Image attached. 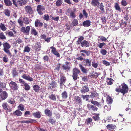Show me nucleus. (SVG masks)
I'll return each instance as SVG.
<instances>
[{"mask_svg":"<svg viewBox=\"0 0 131 131\" xmlns=\"http://www.w3.org/2000/svg\"><path fill=\"white\" fill-rule=\"evenodd\" d=\"M121 86V88H117L115 89V91L117 92L121 93L124 95L128 92L129 88L128 86L124 83H122Z\"/></svg>","mask_w":131,"mask_h":131,"instance_id":"f257e3e1","label":"nucleus"},{"mask_svg":"<svg viewBox=\"0 0 131 131\" xmlns=\"http://www.w3.org/2000/svg\"><path fill=\"white\" fill-rule=\"evenodd\" d=\"M2 45L3 46V50L6 54L9 56H11V53L9 49L11 48V45L9 44L6 42H4Z\"/></svg>","mask_w":131,"mask_h":131,"instance_id":"f03ea898","label":"nucleus"},{"mask_svg":"<svg viewBox=\"0 0 131 131\" xmlns=\"http://www.w3.org/2000/svg\"><path fill=\"white\" fill-rule=\"evenodd\" d=\"M13 4L17 7L18 5L20 6H22L25 4L27 3L26 0H12Z\"/></svg>","mask_w":131,"mask_h":131,"instance_id":"7ed1b4c3","label":"nucleus"},{"mask_svg":"<svg viewBox=\"0 0 131 131\" xmlns=\"http://www.w3.org/2000/svg\"><path fill=\"white\" fill-rule=\"evenodd\" d=\"M80 70L76 68H73V75L72 77L73 79L75 81L77 79L79 78L78 75H79L80 73Z\"/></svg>","mask_w":131,"mask_h":131,"instance_id":"20e7f679","label":"nucleus"},{"mask_svg":"<svg viewBox=\"0 0 131 131\" xmlns=\"http://www.w3.org/2000/svg\"><path fill=\"white\" fill-rule=\"evenodd\" d=\"M75 11H73L70 9L68 8L66 10V12L68 13V15L70 18L74 19L76 17Z\"/></svg>","mask_w":131,"mask_h":131,"instance_id":"39448f33","label":"nucleus"},{"mask_svg":"<svg viewBox=\"0 0 131 131\" xmlns=\"http://www.w3.org/2000/svg\"><path fill=\"white\" fill-rule=\"evenodd\" d=\"M60 86L61 87L66 82V79L64 75L62 73H60Z\"/></svg>","mask_w":131,"mask_h":131,"instance_id":"423d86ee","label":"nucleus"},{"mask_svg":"<svg viewBox=\"0 0 131 131\" xmlns=\"http://www.w3.org/2000/svg\"><path fill=\"white\" fill-rule=\"evenodd\" d=\"M37 10L38 14L41 15L43 13L42 11L45 10V8L43 6L39 5L37 6Z\"/></svg>","mask_w":131,"mask_h":131,"instance_id":"0eeeda50","label":"nucleus"},{"mask_svg":"<svg viewBox=\"0 0 131 131\" xmlns=\"http://www.w3.org/2000/svg\"><path fill=\"white\" fill-rule=\"evenodd\" d=\"M74 101L76 104L79 105V106L81 105L82 103L81 98L79 96H76L75 97Z\"/></svg>","mask_w":131,"mask_h":131,"instance_id":"6e6552de","label":"nucleus"},{"mask_svg":"<svg viewBox=\"0 0 131 131\" xmlns=\"http://www.w3.org/2000/svg\"><path fill=\"white\" fill-rule=\"evenodd\" d=\"M9 86L11 89L14 90H17L18 86L16 83L13 81L10 82L9 83Z\"/></svg>","mask_w":131,"mask_h":131,"instance_id":"1a4fd4ad","label":"nucleus"},{"mask_svg":"<svg viewBox=\"0 0 131 131\" xmlns=\"http://www.w3.org/2000/svg\"><path fill=\"white\" fill-rule=\"evenodd\" d=\"M30 29V28L29 26H27L26 27H23L21 28L20 31L24 34L28 35L29 33Z\"/></svg>","mask_w":131,"mask_h":131,"instance_id":"9d476101","label":"nucleus"},{"mask_svg":"<svg viewBox=\"0 0 131 131\" xmlns=\"http://www.w3.org/2000/svg\"><path fill=\"white\" fill-rule=\"evenodd\" d=\"M8 96V93L6 91H2L0 94V98L2 100H3L7 98Z\"/></svg>","mask_w":131,"mask_h":131,"instance_id":"9b49d317","label":"nucleus"},{"mask_svg":"<svg viewBox=\"0 0 131 131\" xmlns=\"http://www.w3.org/2000/svg\"><path fill=\"white\" fill-rule=\"evenodd\" d=\"M32 47L35 51H39L41 50V45L40 42L35 43V45L33 46Z\"/></svg>","mask_w":131,"mask_h":131,"instance_id":"f8f14e48","label":"nucleus"},{"mask_svg":"<svg viewBox=\"0 0 131 131\" xmlns=\"http://www.w3.org/2000/svg\"><path fill=\"white\" fill-rule=\"evenodd\" d=\"M3 109L6 110V112H10L12 111L11 108L8 105L6 102L3 103L2 105Z\"/></svg>","mask_w":131,"mask_h":131,"instance_id":"ddd939ff","label":"nucleus"},{"mask_svg":"<svg viewBox=\"0 0 131 131\" xmlns=\"http://www.w3.org/2000/svg\"><path fill=\"white\" fill-rule=\"evenodd\" d=\"M49 84L50 85L48 86V88L49 89L52 90L53 88H56L57 86L58 85L56 82L53 81L50 83Z\"/></svg>","mask_w":131,"mask_h":131,"instance_id":"4468645a","label":"nucleus"},{"mask_svg":"<svg viewBox=\"0 0 131 131\" xmlns=\"http://www.w3.org/2000/svg\"><path fill=\"white\" fill-rule=\"evenodd\" d=\"M24 9L25 11L28 13L32 14L33 13L32 9L30 6L27 5L24 7Z\"/></svg>","mask_w":131,"mask_h":131,"instance_id":"2eb2a0df","label":"nucleus"},{"mask_svg":"<svg viewBox=\"0 0 131 131\" xmlns=\"http://www.w3.org/2000/svg\"><path fill=\"white\" fill-rule=\"evenodd\" d=\"M89 91L88 85H86L82 86V88L80 90V92L82 94H84L86 92H88Z\"/></svg>","mask_w":131,"mask_h":131,"instance_id":"dca6fc26","label":"nucleus"},{"mask_svg":"<svg viewBox=\"0 0 131 131\" xmlns=\"http://www.w3.org/2000/svg\"><path fill=\"white\" fill-rule=\"evenodd\" d=\"M87 107L89 110H92L94 112L97 111L98 110V108L96 106L88 104Z\"/></svg>","mask_w":131,"mask_h":131,"instance_id":"f3484780","label":"nucleus"},{"mask_svg":"<svg viewBox=\"0 0 131 131\" xmlns=\"http://www.w3.org/2000/svg\"><path fill=\"white\" fill-rule=\"evenodd\" d=\"M50 48L52 49L51 52L56 56L57 57H59L60 55L59 53H58L56 50V49L53 46L50 47Z\"/></svg>","mask_w":131,"mask_h":131,"instance_id":"a211bd4d","label":"nucleus"},{"mask_svg":"<svg viewBox=\"0 0 131 131\" xmlns=\"http://www.w3.org/2000/svg\"><path fill=\"white\" fill-rule=\"evenodd\" d=\"M91 43L86 40H84L81 42V46L82 47H88L90 46Z\"/></svg>","mask_w":131,"mask_h":131,"instance_id":"6ab92c4d","label":"nucleus"},{"mask_svg":"<svg viewBox=\"0 0 131 131\" xmlns=\"http://www.w3.org/2000/svg\"><path fill=\"white\" fill-rule=\"evenodd\" d=\"M91 94L90 96L91 99L97 98L99 95V93L95 90L91 92Z\"/></svg>","mask_w":131,"mask_h":131,"instance_id":"aec40b11","label":"nucleus"},{"mask_svg":"<svg viewBox=\"0 0 131 131\" xmlns=\"http://www.w3.org/2000/svg\"><path fill=\"white\" fill-rule=\"evenodd\" d=\"M35 25L36 27L41 28L43 25V23L40 22V20L37 19L35 20Z\"/></svg>","mask_w":131,"mask_h":131,"instance_id":"412c9836","label":"nucleus"},{"mask_svg":"<svg viewBox=\"0 0 131 131\" xmlns=\"http://www.w3.org/2000/svg\"><path fill=\"white\" fill-rule=\"evenodd\" d=\"M65 63V64L63 65L62 66L63 69L66 71L70 70V64H71L70 62H66Z\"/></svg>","mask_w":131,"mask_h":131,"instance_id":"4be33fe9","label":"nucleus"},{"mask_svg":"<svg viewBox=\"0 0 131 131\" xmlns=\"http://www.w3.org/2000/svg\"><path fill=\"white\" fill-rule=\"evenodd\" d=\"M46 109L44 110V113L47 116L49 117H51L52 115V112L50 110L48 109Z\"/></svg>","mask_w":131,"mask_h":131,"instance_id":"5701e85b","label":"nucleus"},{"mask_svg":"<svg viewBox=\"0 0 131 131\" xmlns=\"http://www.w3.org/2000/svg\"><path fill=\"white\" fill-rule=\"evenodd\" d=\"M21 77L23 79L29 81H33V78L31 77L29 75L27 76L26 74H24Z\"/></svg>","mask_w":131,"mask_h":131,"instance_id":"b1692460","label":"nucleus"},{"mask_svg":"<svg viewBox=\"0 0 131 131\" xmlns=\"http://www.w3.org/2000/svg\"><path fill=\"white\" fill-rule=\"evenodd\" d=\"M84 61L83 62L85 63L84 65L85 66H88L90 67L91 66L92 64L91 63V61L88 59H84Z\"/></svg>","mask_w":131,"mask_h":131,"instance_id":"393cba45","label":"nucleus"},{"mask_svg":"<svg viewBox=\"0 0 131 131\" xmlns=\"http://www.w3.org/2000/svg\"><path fill=\"white\" fill-rule=\"evenodd\" d=\"M99 0H92L91 2L92 5L94 6H99Z\"/></svg>","mask_w":131,"mask_h":131,"instance_id":"a878e982","label":"nucleus"},{"mask_svg":"<svg viewBox=\"0 0 131 131\" xmlns=\"http://www.w3.org/2000/svg\"><path fill=\"white\" fill-rule=\"evenodd\" d=\"M41 112L38 111L32 113V115L35 118H40L41 117Z\"/></svg>","mask_w":131,"mask_h":131,"instance_id":"bb28decb","label":"nucleus"},{"mask_svg":"<svg viewBox=\"0 0 131 131\" xmlns=\"http://www.w3.org/2000/svg\"><path fill=\"white\" fill-rule=\"evenodd\" d=\"M22 20L24 23L26 25L29 24L31 22L29 18L27 17H24L23 18Z\"/></svg>","mask_w":131,"mask_h":131,"instance_id":"cd10ccee","label":"nucleus"},{"mask_svg":"<svg viewBox=\"0 0 131 131\" xmlns=\"http://www.w3.org/2000/svg\"><path fill=\"white\" fill-rule=\"evenodd\" d=\"M79 67H80L81 70L82 72L84 74H86L87 73V69H86L83 67L81 64H79Z\"/></svg>","mask_w":131,"mask_h":131,"instance_id":"c85d7f7f","label":"nucleus"},{"mask_svg":"<svg viewBox=\"0 0 131 131\" xmlns=\"http://www.w3.org/2000/svg\"><path fill=\"white\" fill-rule=\"evenodd\" d=\"M12 75L13 77L17 76L18 73L16 68H13L12 71Z\"/></svg>","mask_w":131,"mask_h":131,"instance_id":"c756f323","label":"nucleus"},{"mask_svg":"<svg viewBox=\"0 0 131 131\" xmlns=\"http://www.w3.org/2000/svg\"><path fill=\"white\" fill-rule=\"evenodd\" d=\"M116 125L113 124H108L106 126V127L109 130H114L116 127Z\"/></svg>","mask_w":131,"mask_h":131,"instance_id":"7c9ffc66","label":"nucleus"},{"mask_svg":"<svg viewBox=\"0 0 131 131\" xmlns=\"http://www.w3.org/2000/svg\"><path fill=\"white\" fill-rule=\"evenodd\" d=\"M91 21L89 20H86L84 21L82 25L84 27H88L91 25Z\"/></svg>","mask_w":131,"mask_h":131,"instance_id":"2f4dec72","label":"nucleus"},{"mask_svg":"<svg viewBox=\"0 0 131 131\" xmlns=\"http://www.w3.org/2000/svg\"><path fill=\"white\" fill-rule=\"evenodd\" d=\"M13 114L17 116H20L22 115V113L19 110H17L13 113Z\"/></svg>","mask_w":131,"mask_h":131,"instance_id":"473e14b6","label":"nucleus"},{"mask_svg":"<svg viewBox=\"0 0 131 131\" xmlns=\"http://www.w3.org/2000/svg\"><path fill=\"white\" fill-rule=\"evenodd\" d=\"M95 115L94 116H93L92 118L94 119L95 121L97 122L100 119V118L99 117V116L100 115V114L94 113L93 114Z\"/></svg>","mask_w":131,"mask_h":131,"instance_id":"72a5a7b5","label":"nucleus"},{"mask_svg":"<svg viewBox=\"0 0 131 131\" xmlns=\"http://www.w3.org/2000/svg\"><path fill=\"white\" fill-rule=\"evenodd\" d=\"M4 1L6 6H9L12 5L10 0H4Z\"/></svg>","mask_w":131,"mask_h":131,"instance_id":"f704fd0d","label":"nucleus"},{"mask_svg":"<svg viewBox=\"0 0 131 131\" xmlns=\"http://www.w3.org/2000/svg\"><path fill=\"white\" fill-rule=\"evenodd\" d=\"M78 21L76 19H73L71 24V26L72 27H74L77 26L78 24Z\"/></svg>","mask_w":131,"mask_h":131,"instance_id":"c9c22d12","label":"nucleus"},{"mask_svg":"<svg viewBox=\"0 0 131 131\" xmlns=\"http://www.w3.org/2000/svg\"><path fill=\"white\" fill-rule=\"evenodd\" d=\"M80 52H83L85 53L87 56H89L91 52L89 50H81L80 51Z\"/></svg>","mask_w":131,"mask_h":131,"instance_id":"e433bc0d","label":"nucleus"},{"mask_svg":"<svg viewBox=\"0 0 131 131\" xmlns=\"http://www.w3.org/2000/svg\"><path fill=\"white\" fill-rule=\"evenodd\" d=\"M6 84L4 82H0V93L2 92V89L6 88Z\"/></svg>","mask_w":131,"mask_h":131,"instance_id":"4c0bfd02","label":"nucleus"},{"mask_svg":"<svg viewBox=\"0 0 131 131\" xmlns=\"http://www.w3.org/2000/svg\"><path fill=\"white\" fill-rule=\"evenodd\" d=\"M62 97V99H66L68 97V93L66 91H64L61 94Z\"/></svg>","mask_w":131,"mask_h":131,"instance_id":"58836bf2","label":"nucleus"},{"mask_svg":"<svg viewBox=\"0 0 131 131\" xmlns=\"http://www.w3.org/2000/svg\"><path fill=\"white\" fill-rule=\"evenodd\" d=\"M114 7L116 10H117L120 12H121V8L119 4L117 3H115Z\"/></svg>","mask_w":131,"mask_h":131,"instance_id":"ea45409f","label":"nucleus"},{"mask_svg":"<svg viewBox=\"0 0 131 131\" xmlns=\"http://www.w3.org/2000/svg\"><path fill=\"white\" fill-rule=\"evenodd\" d=\"M10 11L8 9H6L4 10V14L5 15L8 17L10 15Z\"/></svg>","mask_w":131,"mask_h":131,"instance_id":"a19ab883","label":"nucleus"},{"mask_svg":"<svg viewBox=\"0 0 131 131\" xmlns=\"http://www.w3.org/2000/svg\"><path fill=\"white\" fill-rule=\"evenodd\" d=\"M84 39V37L82 36H80L78 38L77 41L76 43L77 45H79L81 43L82 41Z\"/></svg>","mask_w":131,"mask_h":131,"instance_id":"79ce46f5","label":"nucleus"},{"mask_svg":"<svg viewBox=\"0 0 131 131\" xmlns=\"http://www.w3.org/2000/svg\"><path fill=\"white\" fill-rule=\"evenodd\" d=\"M91 103L93 105H95L97 106H101V104L97 101H93L92 100Z\"/></svg>","mask_w":131,"mask_h":131,"instance_id":"37998d69","label":"nucleus"},{"mask_svg":"<svg viewBox=\"0 0 131 131\" xmlns=\"http://www.w3.org/2000/svg\"><path fill=\"white\" fill-rule=\"evenodd\" d=\"M99 8L101 11H102V13H104L105 10L104 8V6L103 4V3H100L99 5Z\"/></svg>","mask_w":131,"mask_h":131,"instance_id":"c03bdc74","label":"nucleus"},{"mask_svg":"<svg viewBox=\"0 0 131 131\" xmlns=\"http://www.w3.org/2000/svg\"><path fill=\"white\" fill-rule=\"evenodd\" d=\"M107 79L108 80H109V81H108L107 80V85H111L113 83L112 82V81H113V80L111 78H108Z\"/></svg>","mask_w":131,"mask_h":131,"instance_id":"a18cd8bd","label":"nucleus"},{"mask_svg":"<svg viewBox=\"0 0 131 131\" xmlns=\"http://www.w3.org/2000/svg\"><path fill=\"white\" fill-rule=\"evenodd\" d=\"M49 97L50 99L53 101H55L56 100L55 95V94H52L49 96Z\"/></svg>","mask_w":131,"mask_h":131,"instance_id":"49530a36","label":"nucleus"},{"mask_svg":"<svg viewBox=\"0 0 131 131\" xmlns=\"http://www.w3.org/2000/svg\"><path fill=\"white\" fill-rule=\"evenodd\" d=\"M31 34L34 36H36L37 35V32L35 29L33 28H32L31 29Z\"/></svg>","mask_w":131,"mask_h":131,"instance_id":"de8ad7c7","label":"nucleus"},{"mask_svg":"<svg viewBox=\"0 0 131 131\" xmlns=\"http://www.w3.org/2000/svg\"><path fill=\"white\" fill-rule=\"evenodd\" d=\"M23 86L24 87V89L25 90L28 91L30 90V87L28 84L26 83L23 85Z\"/></svg>","mask_w":131,"mask_h":131,"instance_id":"09e8293b","label":"nucleus"},{"mask_svg":"<svg viewBox=\"0 0 131 131\" xmlns=\"http://www.w3.org/2000/svg\"><path fill=\"white\" fill-rule=\"evenodd\" d=\"M7 102L12 104H14L15 103V101L14 99L13 98H10L8 100Z\"/></svg>","mask_w":131,"mask_h":131,"instance_id":"8fccbe9b","label":"nucleus"},{"mask_svg":"<svg viewBox=\"0 0 131 131\" xmlns=\"http://www.w3.org/2000/svg\"><path fill=\"white\" fill-rule=\"evenodd\" d=\"M33 89L35 92H38L39 90L40 87L38 85H36L33 86Z\"/></svg>","mask_w":131,"mask_h":131,"instance_id":"3c124183","label":"nucleus"},{"mask_svg":"<svg viewBox=\"0 0 131 131\" xmlns=\"http://www.w3.org/2000/svg\"><path fill=\"white\" fill-rule=\"evenodd\" d=\"M30 50V48L28 46H27L24 47L23 51L24 52H29Z\"/></svg>","mask_w":131,"mask_h":131,"instance_id":"603ef678","label":"nucleus"},{"mask_svg":"<svg viewBox=\"0 0 131 131\" xmlns=\"http://www.w3.org/2000/svg\"><path fill=\"white\" fill-rule=\"evenodd\" d=\"M41 69L42 67L39 65L37 64L35 65L34 69L35 70L37 71L38 70Z\"/></svg>","mask_w":131,"mask_h":131,"instance_id":"864d4df0","label":"nucleus"},{"mask_svg":"<svg viewBox=\"0 0 131 131\" xmlns=\"http://www.w3.org/2000/svg\"><path fill=\"white\" fill-rule=\"evenodd\" d=\"M62 3V0H58L56 3V5L59 7L60 6Z\"/></svg>","mask_w":131,"mask_h":131,"instance_id":"5fc2aeb1","label":"nucleus"},{"mask_svg":"<svg viewBox=\"0 0 131 131\" xmlns=\"http://www.w3.org/2000/svg\"><path fill=\"white\" fill-rule=\"evenodd\" d=\"M0 27L1 29L3 31H5L7 29V28L5 26L4 24L2 23H1Z\"/></svg>","mask_w":131,"mask_h":131,"instance_id":"6e6d98bb","label":"nucleus"},{"mask_svg":"<svg viewBox=\"0 0 131 131\" xmlns=\"http://www.w3.org/2000/svg\"><path fill=\"white\" fill-rule=\"evenodd\" d=\"M61 64L60 63L57 64L54 70H56L57 71H59L61 68Z\"/></svg>","mask_w":131,"mask_h":131,"instance_id":"4d7b16f0","label":"nucleus"},{"mask_svg":"<svg viewBox=\"0 0 131 131\" xmlns=\"http://www.w3.org/2000/svg\"><path fill=\"white\" fill-rule=\"evenodd\" d=\"M90 96L89 95H82L81 97L84 100L86 99V101H88Z\"/></svg>","mask_w":131,"mask_h":131,"instance_id":"13d9d810","label":"nucleus"},{"mask_svg":"<svg viewBox=\"0 0 131 131\" xmlns=\"http://www.w3.org/2000/svg\"><path fill=\"white\" fill-rule=\"evenodd\" d=\"M100 52L103 56L106 55L107 53V51L105 49H101L100 51Z\"/></svg>","mask_w":131,"mask_h":131,"instance_id":"bf43d9fd","label":"nucleus"},{"mask_svg":"<svg viewBox=\"0 0 131 131\" xmlns=\"http://www.w3.org/2000/svg\"><path fill=\"white\" fill-rule=\"evenodd\" d=\"M99 38H100V40L101 41H105L107 40V38L102 36H100L99 37Z\"/></svg>","mask_w":131,"mask_h":131,"instance_id":"052dcab7","label":"nucleus"},{"mask_svg":"<svg viewBox=\"0 0 131 131\" xmlns=\"http://www.w3.org/2000/svg\"><path fill=\"white\" fill-rule=\"evenodd\" d=\"M6 37L3 32L0 33V39L2 40L5 39Z\"/></svg>","mask_w":131,"mask_h":131,"instance_id":"680f3d73","label":"nucleus"},{"mask_svg":"<svg viewBox=\"0 0 131 131\" xmlns=\"http://www.w3.org/2000/svg\"><path fill=\"white\" fill-rule=\"evenodd\" d=\"M27 123H37V121L36 120L32 119H29V120H27Z\"/></svg>","mask_w":131,"mask_h":131,"instance_id":"e2e57ef3","label":"nucleus"},{"mask_svg":"<svg viewBox=\"0 0 131 131\" xmlns=\"http://www.w3.org/2000/svg\"><path fill=\"white\" fill-rule=\"evenodd\" d=\"M113 100L112 98L110 97H109L107 98V102L108 104H111L112 103Z\"/></svg>","mask_w":131,"mask_h":131,"instance_id":"0e129e2a","label":"nucleus"},{"mask_svg":"<svg viewBox=\"0 0 131 131\" xmlns=\"http://www.w3.org/2000/svg\"><path fill=\"white\" fill-rule=\"evenodd\" d=\"M92 119L91 118H89L86 119V123L87 125L89 124L90 123L92 122Z\"/></svg>","mask_w":131,"mask_h":131,"instance_id":"69168bd1","label":"nucleus"},{"mask_svg":"<svg viewBox=\"0 0 131 131\" xmlns=\"http://www.w3.org/2000/svg\"><path fill=\"white\" fill-rule=\"evenodd\" d=\"M48 122L52 124L55 123L56 121L55 120L52 118H49L48 120Z\"/></svg>","mask_w":131,"mask_h":131,"instance_id":"338daca9","label":"nucleus"},{"mask_svg":"<svg viewBox=\"0 0 131 131\" xmlns=\"http://www.w3.org/2000/svg\"><path fill=\"white\" fill-rule=\"evenodd\" d=\"M121 5L123 6H126L127 5V3L126 0H122L121 2Z\"/></svg>","mask_w":131,"mask_h":131,"instance_id":"774afa93","label":"nucleus"}]
</instances>
